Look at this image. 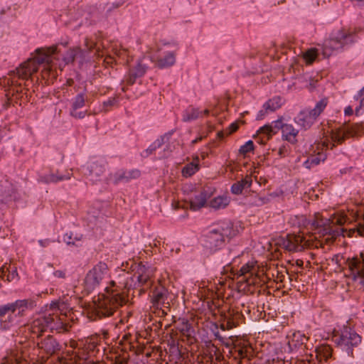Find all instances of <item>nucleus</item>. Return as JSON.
<instances>
[{
	"label": "nucleus",
	"mask_w": 364,
	"mask_h": 364,
	"mask_svg": "<svg viewBox=\"0 0 364 364\" xmlns=\"http://www.w3.org/2000/svg\"><path fill=\"white\" fill-rule=\"evenodd\" d=\"M59 304L58 301H52L46 306L43 314L34 318L28 325V329L33 334L39 336L48 328L51 330H60L65 328V316L61 314Z\"/></svg>",
	"instance_id": "1"
},
{
	"label": "nucleus",
	"mask_w": 364,
	"mask_h": 364,
	"mask_svg": "<svg viewBox=\"0 0 364 364\" xmlns=\"http://www.w3.org/2000/svg\"><path fill=\"white\" fill-rule=\"evenodd\" d=\"M107 294L100 295L94 301L93 311L99 317L109 316L125 302V298L116 290L110 292L106 288Z\"/></svg>",
	"instance_id": "2"
},
{
	"label": "nucleus",
	"mask_w": 364,
	"mask_h": 364,
	"mask_svg": "<svg viewBox=\"0 0 364 364\" xmlns=\"http://www.w3.org/2000/svg\"><path fill=\"white\" fill-rule=\"evenodd\" d=\"M34 306L35 302L32 299H18L14 302L0 306L1 326L4 328H9L14 321L16 311H18V316H22L26 310L32 309Z\"/></svg>",
	"instance_id": "3"
},
{
	"label": "nucleus",
	"mask_w": 364,
	"mask_h": 364,
	"mask_svg": "<svg viewBox=\"0 0 364 364\" xmlns=\"http://www.w3.org/2000/svg\"><path fill=\"white\" fill-rule=\"evenodd\" d=\"M178 49L176 42L164 43L159 48L158 54H151L150 60L155 66L160 69H164L173 66L176 63V53Z\"/></svg>",
	"instance_id": "4"
},
{
	"label": "nucleus",
	"mask_w": 364,
	"mask_h": 364,
	"mask_svg": "<svg viewBox=\"0 0 364 364\" xmlns=\"http://www.w3.org/2000/svg\"><path fill=\"white\" fill-rule=\"evenodd\" d=\"M235 234L232 223L223 221L208 232L206 241L210 248L217 249L224 244L226 237H234Z\"/></svg>",
	"instance_id": "5"
},
{
	"label": "nucleus",
	"mask_w": 364,
	"mask_h": 364,
	"mask_svg": "<svg viewBox=\"0 0 364 364\" xmlns=\"http://www.w3.org/2000/svg\"><path fill=\"white\" fill-rule=\"evenodd\" d=\"M108 275V267L105 262H99L90 269L84 281L85 289L90 293L99 287L102 281Z\"/></svg>",
	"instance_id": "6"
},
{
	"label": "nucleus",
	"mask_w": 364,
	"mask_h": 364,
	"mask_svg": "<svg viewBox=\"0 0 364 364\" xmlns=\"http://www.w3.org/2000/svg\"><path fill=\"white\" fill-rule=\"evenodd\" d=\"M345 264L353 280L364 290V255L360 253L359 255L348 257L345 261Z\"/></svg>",
	"instance_id": "7"
},
{
	"label": "nucleus",
	"mask_w": 364,
	"mask_h": 364,
	"mask_svg": "<svg viewBox=\"0 0 364 364\" xmlns=\"http://www.w3.org/2000/svg\"><path fill=\"white\" fill-rule=\"evenodd\" d=\"M351 43H353L352 36L341 32L336 37L325 41L323 46V55L325 57H329L333 51L341 50L345 45Z\"/></svg>",
	"instance_id": "8"
},
{
	"label": "nucleus",
	"mask_w": 364,
	"mask_h": 364,
	"mask_svg": "<svg viewBox=\"0 0 364 364\" xmlns=\"http://www.w3.org/2000/svg\"><path fill=\"white\" fill-rule=\"evenodd\" d=\"M57 52V46H52L50 47L41 48L36 50V56L30 58L31 60H35L37 63V67L39 65L45 64L44 70L43 71V77H46V75L50 71V64L53 61L52 55Z\"/></svg>",
	"instance_id": "9"
},
{
	"label": "nucleus",
	"mask_w": 364,
	"mask_h": 364,
	"mask_svg": "<svg viewBox=\"0 0 364 364\" xmlns=\"http://www.w3.org/2000/svg\"><path fill=\"white\" fill-rule=\"evenodd\" d=\"M309 245V240L300 234H288L281 240V246L289 252H299Z\"/></svg>",
	"instance_id": "10"
},
{
	"label": "nucleus",
	"mask_w": 364,
	"mask_h": 364,
	"mask_svg": "<svg viewBox=\"0 0 364 364\" xmlns=\"http://www.w3.org/2000/svg\"><path fill=\"white\" fill-rule=\"evenodd\" d=\"M284 124L282 119H278L270 124H267L260 127L257 131L256 134L254 135V137H258V141L260 144H265L274 134H277L279 130L282 131Z\"/></svg>",
	"instance_id": "11"
},
{
	"label": "nucleus",
	"mask_w": 364,
	"mask_h": 364,
	"mask_svg": "<svg viewBox=\"0 0 364 364\" xmlns=\"http://www.w3.org/2000/svg\"><path fill=\"white\" fill-rule=\"evenodd\" d=\"M361 342V337L354 331L346 328L340 336L338 345L345 349L348 354H352V348L357 346Z\"/></svg>",
	"instance_id": "12"
},
{
	"label": "nucleus",
	"mask_w": 364,
	"mask_h": 364,
	"mask_svg": "<svg viewBox=\"0 0 364 364\" xmlns=\"http://www.w3.org/2000/svg\"><path fill=\"white\" fill-rule=\"evenodd\" d=\"M360 129V126L358 124L352 125V126H344L343 127H339L338 129H333L331 131V139L333 143H341L346 137L348 136H354L358 134V132ZM335 144H333V146Z\"/></svg>",
	"instance_id": "13"
},
{
	"label": "nucleus",
	"mask_w": 364,
	"mask_h": 364,
	"mask_svg": "<svg viewBox=\"0 0 364 364\" xmlns=\"http://www.w3.org/2000/svg\"><path fill=\"white\" fill-rule=\"evenodd\" d=\"M86 102V95L81 92L75 96L70 101V115L75 119H83L87 115V111L79 110Z\"/></svg>",
	"instance_id": "14"
},
{
	"label": "nucleus",
	"mask_w": 364,
	"mask_h": 364,
	"mask_svg": "<svg viewBox=\"0 0 364 364\" xmlns=\"http://www.w3.org/2000/svg\"><path fill=\"white\" fill-rule=\"evenodd\" d=\"M259 272V267L257 262L252 259L242 266L239 271V276L245 277L247 282L251 284L255 282V278L258 277Z\"/></svg>",
	"instance_id": "15"
},
{
	"label": "nucleus",
	"mask_w": 364,
	"mask_h": 364,
	"mask_svg": "<svg viewBox=\"0 0 364 364\" xmlns=\"http://www.w3.org/2000/svg\"><path fill=\"white\" fill-rule=\"evenodd\" d=\"M37 70L38 67L36 62L28 59L16 69V74L22 80H28L33 73L37 72Z\"/></svg>",
	"instance_id": "16"
},
{
	"label": "nucleus",
	"mask_w": 364,
	"mask_h": 364,
	"mask_svg": "<svg viewBox=\"0 0 364 364\" xmlns=\"http://www.w3.org/2000/svg\"><path fill=\"white\" fill-rule=\"evenodd\" d=\"M282 105V99L278 96L274 97L263 105L262 109L257 113L256 119L257 120L263 119L267 114L273 112L281 107Z\"/></svg>",
	"instance_id": "17"
},
{
	"label": "nucleus",
	"mask_w": 364,
	"mask_h": 364,
	"mask_svg": "<svg viewBox=\"0 0 364 364\" xmlns=\"http://www.w3.org/2000/svg\"><path fill=\"white\" fill-rule=\"evenodd\" d=\"M316 117L313 114L311 110L306 109L301 111L295 118L297 124L306 129L316 122Z\"/></svg>",
	"instance_id": "18"
},
{
	"label": "nucleus",
	"mask_w": 364,
	"mask_h": 364,
	"mask_svg": "<svg viewBox=\"0 0 364 364\" xmlns=\"http://www.w3.org/2000/svg\"><path fill=\"white\" fill-rule=\"evenodd\" d=\"M72 173L67 172L65 174H60L58 171L54 173H50L41 176L40 181L44 183H55L59 181L69 180L71 178Z\"/></svg>",
	"instance_id": "19"
},
{
	"label": "nucleus",
	"mask_w": 364,
	"mask_h": 364,
	"mask_svg": "<svg viewBox=\"0 0 364 364\" xmlns=\"http://www.w3.org/2000/svg\"><path fill=\"white\" fill-rule=\"evenodd\" d=\"M299 131L292 124H285L282 129V137L291 144H295Z\"/></svg>",
	"instance_id": "20"
},
{
	"label": "nucleus",
	"mask_w": 364,
	"mask_h": 364,
	"mask_svg": "<svg viewBox=\"0 0 364 364\" xmlns=\"http://www.w3.org/2000/svg\"><path fill=\"white\" fill-rule=\"evenodd\" d=\"M148 69V66L141 63V62H139L134 68V70L130 71L129 74V77L127 80V83L129 85H133L135 82V80L138 77H141L144 76Z\"/></svg>",
	"instance_id": "21"
},
{
	"label": "nucleus",
	"mask_w": 364,
	"mask_h": 364,
	"mask_svg": "<svg viewBox=\"0 0 364 364\" xmlns=\"http://www.w3.org/2000/svg\"><path fill=\"white\" fill-rule=\"evenodd\" d=\"M252 180L251 176L247 175L241 181L233 183L231 186V191L233 194H241L245 188H250L252 185Z\"/></svg>",
	"instance_id": "22"
},
{
	"label": "nucleus",
	"mask_w": 364,
	"mask_h": 364,
	"mask_svg": "<svg viewBox=\"0 0 364 364\" xmlns=\"http://www.w3.org/2000/svg\"><path fill=\"white\" fill-rule=\"evenodd\" d=\"M208 196L206 192H200L196 195L190 201L191 208L197 210L204 207L207 203Z\"/></svg>",
	"instance_id": "23"
},
{
	"label": "nucleus",
	"mask_w": 364,
	"mask_h": 364,
	"mask_svg": "<svg viewBox=\"0 0 364 364\" xmlns=\"http://www.w3.org/2000/svg\"><path fill=\"white\" fill-rule=\"evenodd\" d=\"M201 116L202 112L198 108L189 106L183 112L182 120L185 122H188L196 120Z\"/></svg>",
	"instance_id": "24"
},
{
	"label": "nucleus",
	"mask_w": 364,
	"mask_h": 364,
	"mask_svg": "<svg viewBox=\"0 0 364 364\" xmlns=\"http://www.w3.org/2000/svg\"><path fill=\"white\" fill-rule=\"evenodd\" d=\"M39 348L43 350L47 354L52 355L57 349V343L52 337H47L38 343Z\"/></svg>",
	"instance_id": "25"
},
{
	"label": "nucleus",
	"mask_w": 364,
	"mask_h": 364,
	"mask_svg": "<svg viewBox=\"0 0 364 364\" xmlns=\"http://www.w3.org/2000/svg\"><path fill=\"white\" fill-rule=\"evenodd\" d=\"M230 202V199L227 196H220L212 199L209 205L210 208L218 210L226 208Z\"/></svg>",
	"instance_id": "26"
},
{
	"label": "nucleus",
	"mask_w": 364,
	"mask_h": 364,
	"mask_svg": "<svg viewBox=\"0 0 364 364\" xmlns=\"http://www.w3.org/2000/svg\"><path fill=\"white\" fill-rule=\"evenodd\" d=\"M326 155L323 153L318 152L317 155L311 156L309 159H307L304 162V166L305 168L310 169L317 165H318L321 162H323L326 160Z\"/></svg>",
	"instance_id": "27"
},
{
	"label": "nucleus",
	"mask_w": 364,
	"mask_h": 364,
	"mask_svg": "<svg viewBox=\"0 0 364 364\" xmlns=\"http://www.w3.org/2000/svg\"><path fill=\"white\" fill-rule=\"evenodd\" d=\"M151 272L145 266H139L135 273L137 281L141 284H145L151 277Z\"/></svg>",
	"instance_id": "28"
},
{
	"label": "nucleus",
	"mask_w": 364,
	"mask_h": 364,
	"mask_svg": "<svg viewBox=\"0 0 364 364\" xmlns=\"http://www.w3.org/2000/svg\"><path fill=\"white\" fill-rule=\"evenodd\" d=\"M166 291L164 288H156L152 294L151 301L154 305L164 303Z\"/></svg>",
	"instance_id": "29"
},
{
	"label": "nucleus",
	"mask_w": 364,
	"mask_h": 364,
	"mask_svg": "<svg viewBox=\"0 0 364 364\" xmlns=\"http://www.w3.org/2000/svg\"><path fill=\"white\" fill-rule=\"evenodd\" d=\"M164 140V136L156 139L152 144L149 145V146L146 149H145L141 153V156L143 157H148L149 156L154 153V151L157 149L160 148L163 145Z\"/></svg>",
	"instance_id": "30"
},
{
	"label": "nucleus",
	"mask_w": 364,
	"mask_h": 364,
	"mask_svg": "<svg viewBox=\"0 0 364 364\" xmlns=\"http://www.w3.org/2000/svg\"><path fill=\"white\" fill-rule=\"evenodd\" d=\"M82 239V235L75 234L72 232H66L63 235V241L68 245H77V242L81 241Z\"/></svg>",
	"instance_id": "31"
},
{
	"label": "nucleus",
	"mask_w": 364,
	"mask_h": 364,
	"mask_svg": "<svg viewBox=\"0 0 364 364\" xmlns=\"http://www.w3.org/2000/svg\"><path fill=\"white\" fill-rule=\"evenodd\" d=\"M199 170L198 161L196 162H191L186 165L182 170V174L183 176L189 177L193 175Z\"/></svg>",
	"instance_id": "32"
},
{
	"label": "nucleus",
	"mask_w": 364,
	"mask_h": 364,
	"mask_svg": "<svg viewBox=\"0 0 364 364\" xmlns=\"http://www.w3.org/2000/svg\"><path fill=\"white\" fill-rule=\"evenodd\" d=\"M353 99L356 101H359V106L355 107V113L356 115H360L363 113L362 110L364 109V87L358 91Z\"/></svg>",
	"instance_id": "33"
},
{
	"label": "nucleus",
	"mask_w": 364,
	"mask_h": 364,
	"mask_svg": "<svg viewBox=\"0 0 364 364\" xmlns=\"http://www.w3.org/2000/svg\"><path fill=\"white\" fill-rule=\"evenodd\" d=\"M82 54L83 51L78 47L70 49L68 51L66 55L64 57V61L67 64L72 63L77 55L82 56Z\"/></svg>",
	"instance_id": "34"
},
{
	"label": "nucleus",
	"mask_w": 364,
	"mask_h": 364,
	"mask_svg": "<svg viewBox=\"0 0 364 364\" xmlns=\"http://www.w3.org/2000/svg\"><path fill=\"white\" fill-rule=\"evenodd\" d=\"M328 99L326 97L322 98L316 102L314 109H310L313 114L317 118L325 109L328 105Z\"/></svg>",
	"instance_id": "35"
},
{
	"label": "nucleus",
	"mask_w": 364,
	"mask_h": 364,
	"mask_svg": "<svg viewBox=\"0 0 364 364\" xmlns=\"http://www.w3.org/2000/svg\"><path fill=\"white\" fill-rule=\"evenodd\" d=\"M306 339L305 336L301 332L294 333L292 338L289 341V345L290 347L296 348L299 345L302 344L304 341Z\"/></svg>",
	"instance_id": "36"
},
{
	"label": "nucleus",
	"mask_w": 364,
	"mask_h": 364,
	"mask_svg": "<svg viewBox=\"0 0 364 364\" xmlns=\"http://www.w3.org/2000/svg\"><path fill=\"white\" fill-rule=\"evenodd\" d=\"M317 50L314 48L308 49L306 51L304 52L302 55L304 60L307 64H311L317 58Z\"/></svg>",
	"instance_id": "37"
},
{
	"label": "nucleus",
	"mask_w": 364,
	"mask_h": 364,
	"mask_svg": "<svg viewBox=\"0 0 364 364\" xmlns=\"http://www.w3.org/2000/svg\"><path fill=\"white\" fill-rule=\"evenodd\" d=\"M21 361L17 355L11 352L8 353L5 357H4L1 360V364H20Z\"/></svg>",
	"instance_id": "38"
},
{
	"label": "nucleus",
	"mask_w": 364,
	"mask_h": 364,
	"mask_svg": "<svg viewBox=\"0 0 364 364\" xmlns=\"http://www.w3.org/2000/svg\"><path fill=\"white\" fill-rule=\"evenodd\" d=\"M127 171L124 170H119L113 175V181L115 183H118L120 181H127Z\"/></svg>",
	"instance_id": "39"
},
{
	"label": "nucleus",
	"mask_w": 364,
	"mask_h": 364,
	"mask_svg": "<svg viewBox=\"0 0 364 364\" xmlns=\"http://www.w3.org/2000/svg\"><path fill=\"white\" fill-rule=\"evenodd\" d=\"M255 149L254 143L252 140L247 141L245 144L240 146L239 152L241 154L245 155L247 153L252 151Z\"/></svg>",
	"instance_id": "40"
},
{
	"label": "nucleus",
	"mask_w": 364,
	"mask_h": 364,
	"mask_svg": "<svg viewBox=\"0 0 364 364\" xmlns=\"http://www.w3.org/2000/svg\"><path fill=\"white\" fill-rule=\"evenodd\" d=\"M318 355H322L325 359H328L331 355V348L328 346H321L316 349Z\"/></svg>",
	"instance_id": "41"
},
{
	"label": "nucleus",
	"mask_w": 364,
	"mask_h": 364,
	"mask_svg": "<svg viewBox=\"0 0 364 364\" xmlns=\"http://www.w3.org/2000/svg\"><path fill=\"white\" fill-rule=\"evenodd\" d=\"M177 328L183 333H188L190 331L191 325L187 320L183 318L179 320Z\"/></svg>",
	"instance_id": "42"
},
{
	"label": "nucleus",
	"mask_w": 364,
	"mask_h": 364,
	"mask_svg": "<svg viewBox=\"0 0 364 364\" xmlns=\"http://www.w3.org/2000/svg\"><path fill=\"white\" fill-rule=\"evenodd\" d=\"M288 153H289V149H288L287 145L281 146L277 151V155L280 158L285 157L286 156H287Z\"/></svg>",
	"instance_id": "43"
},
{
	"label": "nucleus",
	"mask_w": 364,
	"mask_h": 364,
	"mask_svg": "<svg viewBox=\"0 0 364 364\" xmlns=\"http://www.w3.org/2000/svg\"><path fill=\"white\" fill-rule=\"evenodd\" d=\"M117 103L115 98H109L107 100L103 102V109L105 112L107 111V107L114 105Z\"/></svg>",
	"instance_id": "44"
},
{
	"label": "nucleus",
	"mask_w": 364,
	"mask_h": 364,
	"mask_svg": "<svg viewBox=\"0 0 364 364\" xmlns=\"http://www.w3.org/2000/svg\"><path fill=\"white\" fill-rule=\"evenodd\" d=\"M128 181L132 178H136L140 176V171L137 169L127 171Z\"/></svg>",
	"instance_id": "45"
},
{
	"label": "nucleus",
	"mask_w": 364,
	"mask_h": 364,
	"mask_svg": "<svg viewBox=\"0 0 364 364\" xmlns=\"http://www.w3.org/2000/svg\"><path fill=\"white\" fill-rule=\"evenodd\" d=\"M18 277V273L16 269H12L11 271H9V273L7 275V280L9 281H13L14 279H16Z\"/></svg>",
	"instance_id": "46"
},
{
	"label": "nucleus",
	"mask_w": 364,
	"mask_h": 364,
	"mask_svg": "<svg viewBox=\"0 0 364 364\" xmlns=\"http://www.w3.org/2000/svg\"><path fill=\"white\" fill-rule=\"evenodd\" d=\"M342 259H343V257L341 255H336L332 257L331 262L333 263H334L335 264L338 265V267H341Z\"/></svg>",
	"instance_id": "47"
},
{
	"label": "nucleus",
	"mask_w": 364,
	"mask_h": 364,
	"mask_svg": "<svg viewBox=\"0 0 364 364\" xmlns=\"http://www.w3.org/2000/svg\"><path fill=\"white\" fill-rule=\"evenodd\" d=\"M53 276L56 278L64 279L66 277L65 270H56L53 272Z\"/></svg>",
	"instance_id": "48"
},
{
	"label": "nucleus",
	"mask_w": 364,
	"mask_h": 364,
	"mask_svg": "<svg viewBox=\"0 0 364 364\" xmlns=\"http://www.w3.org/2000/svg\"><path fill=\"white\" fill-rule=\"evenodd\" d=\"M353 113V109L352 106H348L344 109V114L346 116H350Z\"/></svg>",
	"instance_id": "49"
},
{
	"label": "nucleus",
	"mask_w": 364,
	"mask_h": 364,
	"mask_svg": "<svg viewBox=\"0 0 364 364\" xmlns=\"http://www.w3.org/2000/svg\"><path fill=\"white\" fill-rule=\"evenodd\" d=\"M51 242V241L48 239H46V240H40L38 241V243L40 244V245L41 247H46L48 245H49V244Z\"/></svg>",
	"instance_id": "50"
},
{
	"label": "nucleus",
	"mask_w": 364,
	"mask_h": 364,
	"mask_svg": "<svg viewBox=\"0 0 364 364\" xmlns=\"http://www.w3.org/2000/svg\"><path fill=\"white\" fill-rule=\"evenodd\" d=\"M229 129H230L229 133L232 134V133L235 132V131H237V129H238V125L235 123H232L230 125Z\"/></svg>",
	"instance_id": "51"
},
{
	"label": "nucleus",
	"mask_w": 364,
	"mask_h": 364,
	"mask_svg": "<svg viewBox=\"0 0 364 364\" xmlns=\"http://www.w3.org/2000/svg\"><path fill=\"white\" fill-rule=\"evenodd\" d=\"M210 113L209 109H205L203 112H202V114H204L205 115H208Z\"/></svg>",
	"instance_id": "52"
},
{
	"label": "nucleus",
	"mask_w": 364,
	"mask_h": 364,
	"mask_svg": "<svg viewBox=\"0 0 364 364\" xmlns=\"http://www.w3.org/2000/svg\"><path fill=\"white\" fill-rule=\"evenodd\" d=\"M323 146L328 147L329 143L326 140H324L323 141Z\"/></svg>",
	"instance_id": "53"
},
{
	"label": "nucleus",
	"mask_w": 364,
	"mask_h": 364,
	"mask_svg": "<svg viewBox=\"0 0 364 364\" xmlns=\"http://www.w3.org/2000/svg\"><path fill=\"white\" fill-rule=\"evenodd\" d=\"M196 142H197V139H195L192 141L193 144H195Z\"/></svg>",
	"instance_id": "54"
}]
</instances>
